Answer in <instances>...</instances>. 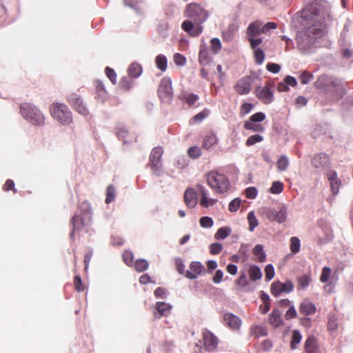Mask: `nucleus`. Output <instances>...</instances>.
<instances>
[{
  "instance_id": "4d7b16f0",
  "label": "nucleus",
  "mask_w": 353,
  "mask_h": 353,
  "mask_svg": "<svg viewBox=\"0 0 353 353\" xmlns=\"http://www.w3.org/2000/svg\"><path fill=\"white\" fill-rule=\"evenodd\" d=\"M265 279L269 281L274 276V268L272 264H268L265 268Z\"/></svg>"
},
{
  "instance_id": "338daca9",
  "label": "nucleus",
  "mask_w": 353,
  "mask_h": 353,
  "mask_svg": "<svg viewBox=\"0 0 353 353\" xmlns=\"http://www.w3.org/2000/svg\"><path fill=\"white\" fill-rule=\"evenodd\" d=\"M123 259L128 266L132 265L134 259L133 253L131 251H125L123 254Z\"/></svg>"
},
{
  "instance_id": "79ce46f5",
  "label": "nucleus",
  "mask_w": 353,
  "mask_h": 353,
  "mask_svg": "<svg viewBox=\"0 0 353 353\" xmlns=\"http://www.w3.org/2000/svg\"><path fill=\"white\" fill-rule=\"evenodd\" d=\"M299 73V79L301 83L303 85L307 84L314 79L313 74L305 70L300 71Z\"/></svg>"
},
{
  "instance_id": "2f4dec72",
  "label": "nucleus",
  "mask_w": 353,
  "mask_h": 353,
  "mask_svg": "<svg viewBox=\"0 0 353 353\" xmlns=\"http://www.w3.org/2000/svg\"><path fill=\"white\" fill-rule=\"evenodd\" d=\"M128 72L130 77L138 78L142 74V66L137 63H132L128 68Z\"/></svg>"
},
{
  "instance_id": "4468645a",
  "label": "nucleus",
  "mask_w": 353,
  "mask_h": 353,
  "mask_svg": "<svg viewBox=\"0 0 353 353\" xmlns=\"http://www.w3.org/2000/svg\"><path fill=\"white\" fill-rule=\"evenodd\" d=\"M270 86L271 83L268 82L263 88L259 87L256 89V97L265 104H270L274 100V93Z\"/></svg>"
},
{
  "instance_id": "6e6552de",
  "label": "nucleus",
  "mask_w": 353,
  "mask_h": 353,
  "mask_svg": "<svg viewBox=\"0 0 353 353\" xmlns=\"http://www.w3.org/2000/svg\"><path fill=\"white\" fill-rule=\"evenodd\" d=\"M261 211L271 221L283 223L287 219V206L284 204H278L274 207H264Z\"/></svg>"
},
{
  "instance_id": "20e7f679",
  "label": "nucleus",
  "mask_w": 353,
  "mask_h": 353,
  "mask_svg": "<svg viewBox=\"0 0 353 353\" xmlns=\"http://www.w3.org/2000/svg\"><path fill=\"white\" fill-rule=\"evenodd\" d=\"M81 215L75 214L72 220V230L70 234V238L73 239L74 232L79 231L82 227L90 223L92 219V210L89 202L83 201L80 204Z\"/></svg>"
},
{
  "instance_id": "9b49d317",
  "label": "nucleus",
  "mask_w": 353,
  "mask_h": 353,
  "mask_svg": "<svg viewBox=\"0 0 353 353\" xmlns=\"http://www.w3.org/2000/svg\"><path fill=\"white\" fill-rule=\"evenodd\" d=\"M293 289L294 285L290 280L286 281L284 283H282L279 281H274L271 284L270 287L271 294L276 297L279 296L283 293L288 294L291 292Z\"/></svg>"
},
{
  "instance_id": "13d9d810",
  "label": "nucleus",
  "mask_w": 353,
  "mask_h": 353,
  "mask_svg": "<svg viewBox=\"0 0 353 353\" xmlns=\"http://www.w3.org/2000/svg\"><path fill=\"white\" fill-rule=\"evenodd\" d=\"M265 113H263L262 112H256V113L252 114L250 117L249 121H248L247 122H253V123L261 122L263 120H265Z\"/></svg>"
},
{
  "instance_id": "49530a36",
  "label": "nucleus",
  "mask_w": 353,
  "mask_h": 353,
  "mask_svg": "<svg viewBox=\"0 0 353 353\" xmlns=\"http://www.w3.org/2000/svg\"><path fill=\"white\" fill-rule=\"evenodd\" d=\"M254 55L257 65H261L265 59V54L261 48L254 50Z\"/></svg>"
},
{
  "instance_id": "393cba45",
  "label": "nucleus",
  "mask_w": 353,
  "mask_h": 353,
  "mask_svg": "<svg viewBox=\"0 0 353 353\" xmlns=\"http://www.w3.org/2000/svg\"><path fill=\"white\" fill-rule=\"evenodd\" d=\"M269 323L274 328L279 327L283 323L279 309L274 308L272 311L269 316Z\"/></svg>"
},
{
  "instance_id": "864d4df0",
  "label": "nucleus",
  "mask_w": 353,
  "mask_h": 353,
  "mask_svg": "<svg viewBox=\"0 0 353 353\" xmlns=\"http://www.w3.org/2000/svg\"><path fill=\"white\" fill-rule=\"evenodd\" d=\"M210 252L211 254H219L223 250V245L220 243H213L209 246Z\"/></svg>"
},
{
  "instance_id": "c85d7f7f",
  "label": "nucleus",
  "mask_w": 353,
  "mask_h": 353,
  "mask_svg": "<svg viewBox=\"0 0 353 353\" xmlns=\"http://www.w3.org/2000/svg\"><path fill=\"white\" fill-rule=\"evenodd\" d=\"M236 285L243 292H248L249 289V281L245 272L241 273L239 277L236 280Z\"/></svg>"
},
{
  "instance_id": "bf43d9fd",
  "label": "nucleus",
  "mask_w": 353,
  "mask_h": 353,
  "mask_svg": "<svg viewBox=\"0 0 353 353\" xmlns=\"http://www.w3.org/2000/svg\"><path fill=\"white\" fill-rule=\"evenodd\" d=\"M245 194L249 199H254L258 194V190L255 187H248L245 190Z\"/></svg>"
},
{
  "instance_id": "b1692460",
  "label": "nucleus",
  "mask_w": 353,
  "mask_h": 353,
  "mask_svg": "<svg viewBox=\"0 0 353 353\" xmlns=\"http://www.w3.org/2000/svg\"><path fill=\"white\" fill-rule=\"evenodd\" d=\"M199 61L202 65H207L211 62V58L208 54V49L205 44L200 46L199 53Z\"/></svg>"
},
{
  "instance_id": "c9c22d12",
  "label": "nucleus",
  "mask_w": 353,
  "mask_h": 353,
  "mask_svg": "<svg viewBox=\"0 0 353 353\" xmlns=\"http://www.w3.org/2000/svg\"><path fill=\"white\" fill-rule=\"evenodd\" d=\"M253 254L258 257L259 262H264L266 259V254L264 251L263 246L261 244H257L253 248Z\"/></svg>"
},
{
  "instance_id": "c756f323",
  "label": "nucleus",
  "mask_w": 353,
  "mask_h": 353,
  "mask_svg": "<svg viewBox=\"0 0 353 353\" xmlns=\"http://www.w3.org/2000/svg\"><path fill=\"white\" fill-rule=\"evenodd\" d=\"M250 278L252 281L260 280L262 277V272L260 268L256 265H252L248 270Z\"/></svg>"
},
{
  "instance_id": "f3484780",
  "label": "nucleus",
  "mask_w": 353,
  "mask_h": 353,
  "mask_svg": "<svg viewBox=\"0 0 353 353\" xmlns=\"http://www.w3.org/2000/svg\"><path fill=\"white\" fill-rule=\"evenodd\" d=\"M203 339L205 349L209 352H213L217 347L218 339L210 332L205 331L203 333Z\"/></svg>"
},
{
  "instance_id": "bb28decb",
  "label": "nucleus",
  "mask_w": 353,
  "mask_h": 353,
  "mask_svg": "<svg viewBox=\"0 0 353 353\" xmlns=\"http://www.w3.org/2000/svg\"><path fill=\"white\" fill-rule=\"evenodd\" d=\"M95 87L97 94L96 97L102 102H104L107 97V92L103 83L100 80H97L95 81Z\"/></svg>"
},
{
  "instance_id": "774afa93",
  "label": "nucleus",
  "mask_w": 353,
  "mask_h": 353,
  "mask_svg": "<svg viewBox=\"0 0 353 353\" xmlns=\"http://www.w3.org/2000/svg\"><path fill=\"white\" fill-rule=\"evenodd\" d=\"M266 69L273 74H276L281 70V65L275 63L270 62L267 63Z\"/></svg>"
},
{
  "instance_id": "603ef678",
  "label": "nucleus",
  "mask_w": 353,
  "mask_h": 353,
  "mask_svg": "<svg viewBox=\"0 0 353 353\" xmlns=\"http://www.w3.org/2000/svg\"><path fill=\"white\" fill-rule=\"evenodd\" d=\"M188 154L190 157L196 159L201 155V150L198 146H192L188 149Z\"/></svg>"
},
{
  "instance_id": "a18cd8bd",
  "label": "nucleus",
  "mask_w": 353,
  "mask_h": 353,
  "mask_svg": "<svg viewBox=\"0 0 353 353\" xmlns=\"http://www.w3.org/2000/svg\"><path fill=\"white\" fill-rule=\"evenodd\" d=\"M115 193L116 190L115 188L112 185H110L106 190V198H105V203H110L112 202L115 199Z\"/></svg>"
},
{
  "instance_id": "7c9ffc66",
  "label": "nucleus",
  "mask_w": 353,
  "mask_h": 353,
  "mask_svg": "<svg viewBox=\"0 0 353 353\" xmlns=\"http://www.w3.org/2000/svg\"><path fill=\"white\" fill-rule=\"evenodd\" d=\"M305 352L307 353H316V341L314 336H309L304 345Z\"/></svg>"
},
{
  "instance_id": "6ab92c4d",
  "label": "nucleus",
  "mask_w": 353,
  "mask_h": 353,
  "mask_svg": "<svg viewBox=\"0 0 353 353\" xmlns=\"http://www.w3.org/2000/svg\"><path fill=\"white\" fill-rule=\"evenodd\" d=\"M196 188L201 195L200 200L201 205L204 208H208L209 206L214 205L216 203V199L208 198V190L202 184L198 183Z\"/></svg>"
},
{
  "instance_id": "7ed1b4c3",
  "label": "nucleus",
  "mask_w": 353,
  "mask_h": 353,
  "mask_svg": "<svg viewBox=\"0 0 353 353\" xmlns=\"http://www.w3.org/2000/svg\"><path fill=\"white\" fill-rule=\"evenodd\" d=\"M314 88L327 98L338 101L343 97L346 91L342 81L333 76L321 74L314 83Z\"/></svg>"
},
{
  "instance_id": "4be33fe9",
  "label": "nucleus",
  "mask_w": 353,
  "mask_h": 353,
  "mask_svg": "<svg viewBox=\"0 0 353 353\" xmlns=\"http://www.w3.org/2000/svg\"><path fill=\"white\" fill-rule=\"evenodd\" d=\"M263 22L259 20L252 22L247 28V34L250 37H255L261 34V26Z\"/></svg>"
},
{
  "instance_id": "aec40b11",
  "label": "nucleus",
  "mask_w": 353,
  "mask_h": 353,
  "mask_svg": "<svg viewBox=\"0 0 353 353\" xmlns=\"http://www.w3.org/2000/svg\"><path fill=\"white\" fill-rule=\"evenodd\" d=\"M196 188L201 195L200 200L201 205L204 208H208L209 206L214 205L216 203V199L208 198V190L202 184L198 183Z\"/></svg>"
},
{
  "instance_id": "5701e85b",
  "label": "nucleus",
  "mask_w": 353,
  "mask_h": 353,
  "mask_svg": "<svg viewBox=\"0 0 353 353\" xmlns=\"http://www.w3.org/2000/svg\"><path fill=\"white\" fill-rule=\"evenodd\" d=\"M225 323L232 329H238L241 326V321L240 318L232 313H226L224 315Z\"/></svg>"
},
{
  "instance_id": "a878e982",
  "label": "nucleus",
  "mask_w": 353,
  "mask_h": 353,
  "mask_svg": "<svg viewBox=\"0 0 353 353\" xmlns=\"http://www.w3.org/2000/svg\"><path fill=\"white\" fill-rule=\"evenodd\" d=\"M316 310L315 305L307 301H303L299 307V312L305 316L313 314L316 312Z\"/></svg>"
},
{
  "instance_id": "5fc2aeb1",
  "label": "nucleus",
  "mask_w": 353,
  "mask_h": 353,
  "mask_svg": "<svg viewBox=\"0 0 353 353\" xmlns=\"http://www.w3.org/2000/svg\"><path fill=\"white\" fill-rule=\"evenodd\" d=\"M241 199L239 198H235L233 200H232L230 203H229V206H228V209L231 212H236L239 208V206L241 205Z\"/></svg>"
},
{
  "instance_id": "c03bdc74",
  "label": "nucleus",
  "mask_w": 353,
  "mask_h": 353,
  "mask_svg": "<svg viewBox=\"0 0 353 353\" xmlns=\"http://www.w3.org/2000/svg\"><path fill=\"white\" fill-rule=\"evenodd\" d=\"M134 268L139 272H144L148 268V263L145 259H138L134 263Z\"/></svg>"
},
{
  "instance_id": "8fccbe9b",
  "label": "nucleus",
  "mask_w": 353,
  "mask_h": 353,
  "mask_svg": "<svg viewBox=\"0 0 353 353\" xmlns=\"http://www.w3.org/2000/svg\"><path fill=\"white\" fill-rule=\"evenodd\" d=\"M312 279L307 274H303L301 276L299 279V285L301 288H306L311 283Z\"/></svg>"
},
{
  "instance_id": "39448f33",
  "label": "nucleus",
  "mask_w": 353,
  "mask_h": 353,
  "mask_svg": "<svg viewBox=\"0 0 353 353\" xmlns=\"http://www.w3.org/2000/svg\"><path fill=\"white\" fill-rule=\"evenodd\" d=\"M20 112L23 117L34 125L41 126L45 117L41 110L34 104L25 103L21 105Z\"/></svg>"
},
{
  "instance_id": "f704fd0d",
  "label": "nucleus",
  "mask_w": 353,
  "mask_h": 353,
  "mask_svg": "<svg viewBox=\"0 0 353 353\" xmlns=\"http://www.w3.org/2000/svg\"><path fill=\"white\" fill-rule=\"evenodd\" d=\"M231 229L229 227L224 226L218 229L214 234V238L216 240L225 239L231 234Z\"/></svg>"
},
{
  "instance_id": "a211bd4d",
  "label": "nucleus",
  "mask_w": 353,
  "mask_h": 353,
  "mask_svg": "<svg viewBox=\"0 0 353 353\" xmlns=\"http://www.w3.org/2000/svg\"><path fill=\"white\" fill-rule=\"evenodd\" d=\"M172 308V305L170 303L158 301L156 303L155 309L156 312H154V317L157 319H160L162 316H168L170 314V311Z\"/></svg>"
},
{
  "instance_id": "ddd939ff",
  "label": "nucleus",
  "mask_w": 353,
  "mask_h": 353,
  "mask_svg": "<svg viewBox=\"0 0 353 353\" xmlns=\"http://www.w3.org/2000/svg\"><path fill=\"white\" fill-rule=\"evenodd\" d=\"M68 101L79 114H88L89 110L79 95L75 93L70 94L68 96Z\"/></svg>"
},
{
  "instance_id": "423d86ee",
  "label": "nucleus",
  "mask_w": 353,
  "mask_h": 353,
  "mask_svg": "<svg viewBox=\"0 0 353 353\" xmlns=\"http://www.w3.org/2000/svg\"><path fill=\"white\" fill-rule=\"evenodd\" d=\"M207 182L211 188L219 194L228 192L231 186L230 181L228 177L216 171H211L208 173L207 175Z\"/></svg>"
},
{
  "instance_id": "58836bf2",
  "label": "nucleus",
  "mask_w": 353,
  "mask_h": 353,
  "mask_svg": "<svg viewBox=\"0 0 353 353\" xmlns=\"http://www.w3.org/2000/svg\"><path fill=\"white\" fill-rule=\"evenodd\" d=\"M301 241L297 236H292L290 238V250L295 254L300 251Z\"/></svg>"
},
{
  "instance_id": "37998d69",
  "label": "nucleus",
  "mask_w": 353,
  "mask_h": 353,
  "mask_svg": "<svg viewBox=\"0 0 353 353\" xmlns=\"http://www.w3.org/2000/svg\"><path fill=\"white\" fill-rule=\"evenodd\" d=\"M248 221L249 223V230L252 232L258 225V220L254 215V212L251 211L248 214Z\"/></svg>"
},
{
  "instance_id": "a19ab883",
  "label": "nucleus",
  "mask_w": 353,
  "mask_h": 353,
  "mask_svg": "<svg viewBox=\"0 0 353 353\" xmlns=\"http://www.w3.org/2000/svg\"><path fill=\"white\" fill-rule=\"evenodd\" d=\"M243 127L245 130H251L253 132H263L265 130L261 124L253 122H245Z\"/></svg>"
},
{
  "instance_id": "f8f14e48",
  "label": "nucleus",
  "mask_w": 353,
  "mask_h": 353,
  "mask_svg": "<svg viewBox=\"0 0 353 353\" xmlns=\"http://www.w3.org/2000/svg\"><path fill=\"white\" fill-rule=\"evenodd\" d=\"M254 78L251 76H246L239 79L235 85L236 92L241 94L245 95L250 92Z\"/></svg>"
},
{
  "instance_id": "6e6d98bb",
  "label": "nucleus",
  "mask_w": 353,
  "mask_h": 353,
  "mask_svg": "<svg viewBox=\"0 0 353 353\" xmlns=\"http://www.w3.org/2000/svg\"><path fill=\"white\" fill-rule=\"evenodd\" d=\"M213 224V219L210 216H203L200 219V225L202 228H210Z\"/></svg>"
},
{
  "instance_id": "f03ea898",
  "label": "nucleus",
  "mask_w": 353,
  "mask_h": 353,
  "mask_svg": "<svg viewBox=\"0 0 353 353\" xmlns=\"http://www.w3.org/2000/svg\"><path fill=\"white\" fill-rule=\"evenodd\" d=\"M185 12L190 19L183 21L181 28L192 37L199 36L203 32L201 24L208 19V12L196 3L188 4Z\"/></svg>"
},
{
  "instance_id": "473e14b6",
  "label": "nucleus",
  "mask_w": 353,
  "mask_h": 353,
  "mask_svg": "<svg viewBox=\"0 0 353 353\" xmlns=\"http://www.w3.org/2000/svg\"><path fill=\"white\" fill-rule=\"evenodd\" d=\"M238 27L234 23L229 25L227 30L223 32V38L227 41H230L233 39L234 33L237 31Z\"/></svg>"
},
{
  "instance_id": "4c0bfd02",
  "label": "nucleus",
  "mask_w": 353,
  "mask_h": 353,
  "mask_svg": "<svg viewBox=\"0 0 353 353\" xmlns=\"http://www.w3.org/2000/svg\"><path fill=\"white\" fill-rule=\"evenodd\" d=\"M117 136L119 140H123V144L128 143V141L125 139L128 134V130L125 126H119L117 128ZM130 142H129L130 143Z\"/></svg>"
},
{
  "instance_id": "680f3d73",
  "label": "nucleus",
  "mask_w": 353,
  "mask_h": 353,
  "mask_svg": "<svg viewBox=\"0 0 353 353\" xmlns=\"http://www.w3.org/2000/svg\"><path fill=\"white\" fill-rule=\"evenodd\" d=\"M297 316L296 310L293 304L290 305L288 310L285 314V318L286 320H290L296 318Z\"/></svg>"
},
{
  "instance_id": "e433bc0d",
  "label": "nucleus",
  "mask_w": 353,
  "mask_h": 353,
  "mask_svg": "<svg viewBox=\"0 0 353 353\" xmlns=\"http://www.w3.org/2000/svg\"><path fill=\"white\" fill-rule=\"evenodd\" d=\"M302 336L299 330H294L292 335V341L290 343V347L292 350L296 348V345L301 342Z\"/></svg>"
},
{
  "instance_id": "e2e57ef3",
  "label": "nucleus",
  "mask_w": 353,
  "mask_h": 353,
  "mask_svg": "<svg viewBox=\"0 0 353 353\" xmlns=\"http://www.w3.org/2000/svg\"><path fill=\"white\" fill-rule=\"evenodd\" d=\"M254 105L250 103H243L241 107L240 114L241 116H245L250 113L253 109Z\"/></svg>"
},
{
  "instance_id": "cd10ccee",
  "label": "nucleus",
  "mask_w": 353,
  "mask_h": 353,
  "mask_svg": "<svg viewBox=\"0 0 353 353\" xmlns=\"http://www.w3.org/2000/svg\"><path fill=\"white\" fill-rule=\"evenodd\" d=\"M218 141V139L215 134L210 133L205 135L203 138V141L202 143V147L209 150L214 145H215Z\"/></svg>"
},
{
  "instance_id": "9d476101",
  "label": "nucleus",
  "mask_w": 353,
  "mask_h": 353,
  "mask_svg": "<svg viewBox=\"0 0 353 353\" xmlns=\"http://www.w3.org/2000/svg\"><path fill=\"white\" fill-rule=\"evenodd\" d=\"M158 94L163 103H170L172 102L173 92L170 78L165 77L161 80L158 88Z\"/></svg>"
},
{
  "instance_id": "2eb2a0df",
  "label": "nucleus",
  "mask_w": 353,
  "mask_h": 353,
  "mask_svg": "<svg viewBox=\"0 0 353 353\" xmlns=\"http://www.w3.org/2000/svg\"><path fill=\"white\" fill-rule=\"evenodd\" d=\"M190 270H187L185 276L189 279H196L205 272L204 265L200 261H192L190 264Z\"/></svg>"
},
{
  "instance_id": "1a4fd4ad",
  "label": "nucleus",
  "mask_w": 353,
  "mask_h": 353,
  "mask_svg": "<svg viewBox=\"0 0 353 353\" xmlns=\"http://www.w3.org/2000/svg\"><path fill=\"white\" fill-rule=\"evenodd\" d=\"M163 153V148L157 146L152 149L150 155L149 165L152 170V174L157 176H161L163 172L161 163V157Z\"/></svg>"
},
{
  "instance_id": "dca6fc26",
  "label": "nucleus",
  "mask_w": 353,
  "mask_h": 353,
  "mask_svg": "<svg viewBox=\"0 0 353 353\" xmlns=\"http://www.w3.org/2000/svg\"><path fill=\"white\" fill-rule=\"evenodd\" d=\"M312 166L315 168L323 170L329 167V157L325 153H319L316 154L311 160Z\"/></svg>"
},
{
  "instance_id": "72a5a7b5",
  "label": "nucleus",
  "mask_w": 353,
  "mask_h": 353,
  "mask_svg": "<svg viewBox=\"0 0 353 353\" xmlns=\"http://www.w3.org/2000/svg\"><path fill=\"white\" fill-rule=\"evenodd\" d=\"M155 64L159 70L165 72L168 67V59L164 54H158L155 58Z\"/></svg>"
},
{
  "instance_id": "f257e3e1",
  "label": "nucleus",
  "mask_w": 353,
  "mask_h": 353,
  "mask_svg": "<svg viewBox=\"0 0 353 353\" xmlns=\"http://www.w3.org/2000/svg\"><path fill=\"white\" fill-rule=\"evenodd\" d=\"M324 35L321 25L312 24L298 31L295 41L297 48L302 54H310L315 52L319 47V39Z\"/></svg>"
},
{
  "instance_id": "052dcab7",
  "label": "nucleus",
  "mask_w": 353,
  "mask_h": 353,
  "mask_svg": "<svg viewBox=\"0 0 353 353\" xmlns=\"http://www.w3.org/2000/svg\"><path fill=\"white\" fill-rule=\"evenodd\" d=\"M331 274V268L329 267H324L322 270L320 281L322 283H326L328 281Z\"/></svg>"
},
{
  "instance_id": "09e8293b",
  "label": "nucleus",
  "mask_w": 353,
  "mask_h": 353,
  "mask_svg": "<svg viewBox=\"0 0 353 353\" xmlns=\"http://www.w3.org/2000/svg\"><path fill=\"white\" fill-rule=\"evenodd\" d=\"M283 190V184L279 181H274L270 191L272 194H280Z\"/></svg>"
},
{
  "instance_id": "0eeeda50",
  "label": "nucleus",
  "mask_w": 353,
  "mask_h": 353,
  "mask_svg": "<svg viewBox=\"0 0 353 353\" xmlns=\"http://www.w3.org/2000/svg\"><path fill=\"white\" fill-rule=\"evenodd\" d=\"M53 118L61 125H67L72 123V116L68 107L63 103H53L50 107Z\"/></svg>"
},
{
  "instance_id": "0e129e2a",
  "label": "nucleus",
  "mask_w": 353,
  "mask_h": 353,
  "mask_svg": "<svg viewBox=\"0 0 353 353\" xmlns=\"http://www.w3.org/2000/svg\"><path fill=\"white\" fill-rule=\"evenodd\" d=\"M105 71L107 77L113 84H115L117 83V74L115 71L110 67H106Z\"/></svg>"
},
{
  "instance_id": "3c124183",
  "label": "nucleus",
  "mask_w": 353,
  "mask_h": 353,
  "mask_svg": "<svg viewBox=\"0 0 353 353\" xmlns=\"http://www.w3.org/2000/svg\"><path fill=\"white\" fill-rule=\"evenodd\" d=\"M263 140V137L258 134L252 135L248 138L246 140V145L247 146H251L254 145L256 143H259Z\"/></svg>"
},
{
  "instance_id": "412c9836",
  "label": "nucleus",
  "mask_w": 353,
  "mask_h": 353,
  "mask_svg": "<svg viewBox=\"0 0 353 353\" xmlns=\"http://www.w3.org/2000/svg\"><path fill=\"white\" fill-rule=\"evenodd\" d=\"M196 192L194 189L189 188L186 189L184 193V202L187 207L193 208L197 204Z\"/></svg>"
},
{
  "instance_id": "de8ad7c7",
  "label": "nucleus",
  "mask_w": 353,
  "mask_h": 353,
  "mask_svg": "<svg viewBox=\"0 0 353 353\" xmlns=\"http://www.w3.org/2000/svg\"><path fill=\"white\" fill-rule=\"evenodd\" d=\"M211 50L214 54H218L221 49V42L218 38H212L210 41Z\"/></svg>"
},
{
  "instance_id": "ea45409f",
  "label": "nucleus",
  "mask_w": 353,
  "mask_h": 353,
  "mask_svg": "<svg viewBox=\"0 0 353 353\" xmlns=\"http://www.w3.org/2000/svg\"><path fill=\"white\" fill-rule=\"evenodd\" d=\"M277 168L279 171H285L289 165V161L285 155H281L277 161Z\"/></svg>"
},
{
  "instance_id": "69168bd1",
  "label": "nucleus",
  "mask_w": 353,
  "mask_h": 353,
  "mask_svg": "<svg viewBox=\"0 0 353 353\" xmlns=\"http://www.w3.org/2000/svg\"><path fill=\"white\" fill-rule=\"evenodd\" d=\"M277 28V25L274 22H268L261 26V33L268 34L270 30H274Z\"/></svg>"
}]
</instances>
